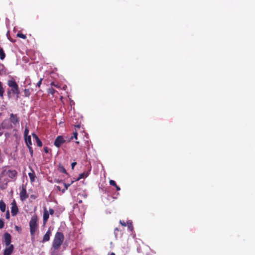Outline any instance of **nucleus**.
<instances>
[{
    "label": "nucleus",
    "instance_id": "1",
    "mask_svg": "<svg viewBox=\"0 0 255 255\" xmlns=\"http://www.w3.org/2000/svg\"><path fill=\"white\" fill-rule=\"evenodd\" d=\"M64 239L63 234L60 232H57L55 235L51 250H59L62 245Z\"/></svg>",
    "mask_w": 255,
    "mask_h": 255
},
{
    "label": "nucleus",
    "instance_id": "2",
    "mask_svg": "<svg viewBox=\"0 0 255 255\" xmlns=\"http://www.w3.org/2000/svg\"><path fill=\"white\" fill-rule=\"evenodd\" d=\"M37 217L36 216H32L29 222L30 232L31 236H34L38 228Z\"/></svg>",
    "mask_w": 255,
    "mask_h": 255
},
{
    "label": "nucleus",
    "instance_id": "3",
    "mask_svg": "<svg viewBox=\"0 0 255 255\" xmlns=\"http://www.w3.org/2000/svg\"><path fill=\"white\" fill-rule=\"evenodd\" d=\"M8 86L11 88L10 91H7L8 95L11 92L13 94L18 95L19 93V88L17 84L14 80H10L7 81Z\"/></svg>",
    "mask_w": 255,
    "mask_h": 255
},
{
    "label": "nucleus",
    "instance_id": "4",
    "mask_svg": "<svg viewBox=\"0 0 255 255\" xmlns=\"http://www.w3.org/2000/svg\"><path fill=\"white\" fill-rule=\"evenodd\" d=\"M3 176H7L11 179L15 178L17 176V172L14 169H5L2 172Z\"/></svg>",
    "mask_w": 255,
    "mask_h": 255
},
{
    "label": "nucleus",
    "instance_id": "5",
    "mask_svg": "<svg viewBox=\"0 0 255 255\" xmlns=\"http://www.w3.org/2000/svg\"><path fill=\"white\" fill-rule=\"evenodd\" d=\"M13 128L12 125L10 123L9 120H4L0 125V130L1 129H10Z\"/></svg>",
    "mask_w": 255,
    "mask_h": 255
},
{
    "label": "nucleus",
    "instance_id": "6",
    "mask_svg": "<svg viewBox=\"0 0 255 255\" xmlns=\"http://www.w3.org/2000/svg\"><path fill=\"white\" fill-rule=\"evenodd\" d=\"M9 121L11 124H12L14 126L19 124V119L17 116V115L12 113L10 114Z\"/></svg>",
    "mask_w": 255,
    "mask_h": 255
},
{
    "label": "nucleus",
    "instance_id": "7",
    "mask_svg": "<svg viewBox=\"0 0 255 255\" xmlns=\"http://www.w3.org/2000/svg\"><path fill=\"white\" fill-rule=\"evenodd\" d=\"M66 142V140L64 139L62 136L59 135L56 138L54 144L57 147H59L62 144L65 143Z\"/></svg>",
    "mask_w": 255,
    "mask_h": 255
},
{
    "label": "nucleus",
    "instance_id": "8",
    "mask_svg": "<svg viewBox=\"0 0 255 255\" xmlns=\"http://www.w3.org/2000/svg\"><path fill=\"white\" fill-rule=\"evenodd\" d=\"M11 241V237L10 234L5 233L4 234V242L6 246H10Z\"/></svg>",
    "mask_w": 255,
    "mask_h": 255
},
{
    "label": "nucleus",
    "instance_id": "9",
    "mask_svg": "<svg viewBox=\"0 0 255 255\" xmlns=\"http://www.w3.org/2000/svg\"><path fill=\"white\" fill-rule=\"evenodd\" d=\"M6 247H7L4 250L3 255H11L14 249L13 246L11 245Z\"/></svg>",
    "mask_w": 255,
    "mask_h": 255
},
{
    "label": "nucleus",
    "instance_id": "10",
    "mask_svg": "<svg viewBox=\"0 0 255 255\" xmlns=\"http://www.w3.org/2000/svg\"><path fill=\"white\" fill-rule=\"evenodd\" d=\"M18 212V208L16 205L15 202L14 201L12 203V207L11 210V215L12 216H15Z\"/></svg>",
    "mask_w": 255,
    "mask_h": 255
},
{
    "label": "nucleus",
    "instance_id": "11",
    "mask_svg": "<svg viewBox=\"0 0 255 255\" xmlns=\"http://www.w3.org/2000/svg\"><path fill=\"white\" fill-rule=\"evenodd\" d=\"M51 235V231L49 229L43 237L42 243H45L47 241H49L50 240V237Z\"/></svg>",
    "mask_w": 255,
    "mask_h": 255
},
{
    "label": "nucleus",
    "instance_id": "12",
    "mask_svg": "<svg viewBox=\"0 0 255 255\" xmlns=\"http://www.w3.org/2000/svg\"><path fill=\"white\" fill-rule=\"evenodd\" d=\"M49 214L46 208L44 210V213H43V224H45L46 222H47V220L49 218Z\"/></svg>",
    "mask_w": 255,
    "mask_h": 255
},
{
    "label": "nucleus",
    "instance_id": "13",
    "mask_svg": "<svg viewBox=\"0 0 255 255\" xmlns=\"http://www.w3.org/2000/svg\"><path fill=\"white\" fill-rule=\"evenodd\" d=\"M32 135L34 138H35L37 145L39 147H41L42 145V143L41 141L40 140L38 136L35 133H32Z\"/></svg>",
    "mask_w": 255,
    "mask_h": 255
},
{
    "label": "nucleus",
    "instance_id": "14",
    "mask_svg": "<svg viewBox=\"0 0 255 255\" xmlns=\"http://www.w3.org/2000/svg\"><path fill=\"white\" fill-rule=\"evenodd\" d=\"M24 140L27 146L32 145L31 136L30 135L24 137Z\"/></svg>",
    "mask_w": 255,
    "mask_h": 255
},
{
    "label": "nucleus",
    "instance_id": "15",
    "mask_svg": "<svg viewBox=\"0 0 255 255\" xmlns=\"http://www.w3.org/2000/svg\"><path fill=\"white\" fill-rule=\"evenodd\" d=\"M20 199L22 201H24L28 197V195L27 194V192H20Z\"/></svg>",
    "mask_w": 255,
    "mask_h": 255
},
{
    "label": "nucleus",
    "instance_id": "16",
    "mask_svg": "<svg viewBox=\"0 0 255 255\" xmlns=\"http://www.w3.org/2000/svg\"><path fill=\"white\" fill-rule=\"evenodd\" d=\"M89 175V172H83L80 173L79 175V177L77 178V180H79L81 179L86 178Z\"/></svg>",
    "mask_w": 255,
    "mask_h": 255
},
{
    "label": "nucleus",
    "instance_id": "17",
    "mask_svg": "<svg viewBox=\"0 0 255 255\" xmlns=\"http://www.w3.org/2000/svg\"><path fill=\"white\" fill-rule=\"evenodd\" d=\"M109 183L111 185L115 186L118 191L121 190L120 187L117 185L116 182L114 180H110Z\"/></svg>",
    "mask_w": 255,
    "mask_h": 255
},
{
    "label": "nucleus",
    "instance_id": "18",
    "mask_svg": "<svg viewBox=\"0 0 255 255\" xmlns=\"http://www.w3.org/2000/svg\"><path fill=\"white\" fill-rule=\"evenodd\" d=\"M58 169L60 172L67 174V171H66L65 168L62 165L59 164L58 166Z\"/></svg>",
    "mask_w": 255,
    "mask_h": 255
},
{
    "label": "nucleus",
    "instance_id": "19",
    "mask_svg": "<svg viewBox=\"0 0 255 255\" xmlns=\"http://www.w3.org/2000/svg\"><path fill=\"white\" fill-rule=\"evenodd\" d=\"M0 210L2 212L5 210V204L2 200L0 201Z\"/></svg>",
    "mask_w": 255,
    "mask_h": 255
},
{
    "label": "nucleus",
    "instance_id": "20",
    "mask_svg": "<svg viewBox=\"0 0 255 255\" xmlns=\"http://www.w3.org/2000/svg\"><path fill=\"white\" fill-rule=\"evenodd\" d=\"M28 176L29 177V178L30 179V181L31 182H33L35 180V173L34 172H33V171H32V172H30L28 173Z\"/></svg>",
    "mask_w": 255,
    "mask_h": 255
},
{
    "label": "nucleus",
    "instance_id": "21",
    "mask_svg": "<svg viewBox=\"0 0 255 255\" xmlns=\"http://www.w3.org/2000/svg\"><path fill=\"white\" fill-rule=\"evenodd\" d=\"M5 57V54L4 52L3 49L0 47V59L3 60Z\"/></svg>",
    "mask_w": 255,
    "mask_h": 255
},
{
    "label": "nucleus",
    "instance_id": "22",
    "mask_svg": "<svg viewBox=\"0 0 255 255\" xmlns=\"http://www.w3.org/2000/svg\"><path fill=\"white\" fill-rule=\"evenodd\" d=\"M30 91L29 89H25L24 90V96L26 97H29L30 95Z\"/></svg>",
    "mask_w": 255,
    "mask_h": 255
},
{
    "label": "nucleus",
    "instance_id": "23",
    "mask_svg": "<svg viewBox=\"0 0 255 255\" xmlns=\"http://www.w3.org/2000/svg\"><path fill=\"white\" fill-rule=\"evenodd\" d=\"M4 89L2 86V83L0 82V97L2 98L3 96Z\"/></svg>",
    "mask_w": 255,
    "mask_h": 255
},
{
    "label": "nucleus",
    "instance_id": "24",
    "mask_svg": "<svg viewBox=\"0 0 255 255\" xmlns=\"http://www.w3.org/2000/svg\"><path fill=\"white\" fill-rule=\"evenodd\" d=\"M79 196L84 197V198H86L87 196V194L85 192H80L77 195V197L79 199Z\"/></svg>",
    "mask_w": 255,
    "mask_h": 255
},
{
    "label": "nucleus",
    "instance_id": "25",
    "mask_svg": "<svg viewBox=\"0 0 255 255\" xmlns=\"http://www.w3.org/2000/svg\"><path fill=\"white\" fill-rule=\"evenodd\" d=\"M17 36L18 37L22 38L23 39H25L26 38V35L25 34H24L21 33H18L17 34Z\"/></svg>",
    "mask_w": 255,
    "mask_h": 255
},
{
    "label": "nucleus",
    "instance_id": "26",
    "mask_svg": "<svg viewBox=\"0 0 255 255\" xmlns=\"http://www.w3.org/2000/svg\"><path fill=\"white\" fill-rule=\"evenodd\" d=\"M77 136H78V133H77V131L76 130L75 132H73V136H72L70 137V140H72L73 138H74L75 139H77Z\"/></svg>",
    "mask_w": 255,
    "mask_h": 255
},
{
    "label": "nucleus",
    "instance_id": "27",
    "mask_svg": "<svg viewBox=\"0 0 255 255\" xmlns=\"http://www.w3.org/2000/svg\"><path fill=\"white\" fill-rule=\"evenodd\" d=\"M127 226L128 228L130 230V231H132L133 230V226L131 222H127Z\"/></svg>",
    "mask_w": 255,
    "mask_h": 255
},
{
    "label": "nucleus",
    "instance_id": "28",
    "mask_svg": "<svg viewBox=\"0 0 255 255\" xmlns=\"http://www.w3.org/2000/svg\"><path fill=\"white\" fill-rule=\"evenodd\" d=\"M55 92L56 90L53 88H51L48 89V93L52 95H53L55 93Z\"/></svg>",
    "mask_w": 255,
    "mask_h": 255
},
{
    "label": "nucleus",
    "instance_id": "29",
    "mask_svg": "<svg viewBox=\"0 0 255 255\" xmlns=\"http://www.w3.org/2000/svg\"><path fill=\"white\" fill-rule=\"evenodd\" d=\"M27 147H28V148L29 149V152L30 153L31 156H32L33 154V150L32 149L31 145L27 146Z\"/></svg>",
    "mask_w": 255,
    "mask_h": 255
},
{
    "label": "nucleus",
    "instance_id": "30",
    "mask_svg": "<svg viewBox=\"0 0 255 255\" xmlns=\"http://www.w3.org/2000/svg\"><path fill=\"white\" fill-rule=\"evenodd\" d=\"M28 133H29V130H28V128H25V130H24V137L28 136Z\"/></svg>",
    "mask_w": 255,
    "mask_h": 255
},
{
    "label": "nucleus",
    "instance_id": "31",
    "mask_svg": "<svg viewBox=\"0 0 255 255\" xmlns=\"http://www.w3.org/2000/svg\"><path fill=\"white\" fill-rule=\"evenodd\" d=\"M51 85L57 88H60V86L58 84H55V83L53 82L51 83Z\"/></svg>",
    "mask_w": 255,
    "mask_h": 255
},
{
    "label": "nucleus",
    "instance_id": "32",
    "mask_svg": "<svg viewBox=\"0 0 255 255\" xmlns=\"http://www.w3.org/2000/svg\"><path fill=\"white\" fill-rule=\"evenodd\" d=\"M4 227V222L2 219H0V229L3 228Z\"/></svg>",
    "mask_w": 255,
    "mask_h": 255
},
{
    "label": "nucleus",
    "instance_id": "33",
    "mask_svg": "<svg viewBox=\"0 0 255 255\" xmlns=\"http://www.w3.org/2000/svg\"><path fill=\"white\" fill-rule=\"evenodd\" d=\"M52 250V251L51 252V255H58V254L57 252L58 250Z\"/></svg>",
    "mask_w": 255,
    "mask_h": 255
},
{
    "label": "nucleus",
    "instance_id": "34",
    "mask_svg": "<svg viewBox=\"0 0 255 255\" xmlns=\"http://www.w3.org/2000/svg\"><path fill=\"white\" fill-rule=\"evenodd\" d=\"M43 80V78H41L39 80V81L38 82V83H37V85L36 86H38V87H40V86H41V83H42V81Z\"/></svg>",
    "mask_w": 255,
    "mask_h": 255
},
{
    "label": "nucleus",
    "instance_id": "35",
    "mask_svg": "<svg viewBox=\"0 0 255 255\" xmlns=\"http://www.w3.org/2000/svg\"><path fill=\"white\" fill-rule=\"evenodd\" d=\"M50 150V149L48 147H44V151L45 153H47L49 152V151Z\"/></svg>",
    "mask_w": 255,
    "mask_h": 255
},
{
    "label": "nucleus",
    "instance_id": "36",
    "mask_svg": "<svg viewBox=\"0 0 255 255\" xmlns=\"http://www.w3.org/2000/svg\"><path fill=\"white\" fill-rule=\"evenodd\" d=\"M49 212V214H50L51 215H53L54 213V210L53 209L50 208Z\"/></svg>",
    "mask_w": 255,
    "mask_h": 255
},
{
    "label": "nucleus",
    "instance_id": "37",
    "mask_svg": "<svg viewBox=\"0 0 255 255\" xmlns=\"http://www.w3.org/2000/svg\"><path fill=\"white\" fill-rule=\"evenodd\" d=\"M120 223L124 227H126L127 226V224L124 221L120 220Z\"/></svg>",
    "mask_w": 255,
    "mask_h": 255
},
{
    "label": "nucleus",
    "instance_id": "38",
    "mask_svg": "<svg viewBox=\"0 0 255 255\" xmlns=\"http://www.w3.org/2000/svg\"><path fill=\"white\" fill-rule=\"evenodd\" d=\"M79 203L81 204L82 203V197L79 196V198H77V201Z\"/></svg>",
    "mask_w": 255,
    "mask_h": 255
},
{
    "label": "nucleus",
    "instance_id": "39",
    "mask_svg": "<svg viewBox=\"0 0 255 255\" xmlns=\"http://www.w3.org/2000/svg\"><path fill=\"white\" fill-rule=\"evenodd\" d=\"M76 164H77V163L76 162H74L71 163V167H72V169H73L74 168V167L75 166V165Z\"/></svg>",
    "mask_w": 255,
    "mask_h": 255
},
{
    "label": "nucleus",
    "instance_id": "40",
    "mask_svg": "<svg viewBox=\"0 0 255 255\" xmlns=\"http://www.w3.org/2000/svg\"><path fill=\"white\" fill-rule=\"evenodd\" d=\"M6 219H9V211H7V213L6 214Z\"/></svg>",
    "mask_w": 255,
    "mask_h": 255
},
{
    "label": "nucleus",
    "instance_id": "41",
    "mask_svg": "<svg viewBox=\"0 0 255 255\" xmlns=\"http://www.w3.org/2000/svg\"><path fill=\"white\" fill-rule=\"evenodd\" d=\"M15 229H16V230L17 231H18V232H19V231H21V228H20V227H18V226H15Z\"/></svg>",
    "mask_w": 255,
    "mask_h": 255
},
{
    "label": "nucleus",
    "instance_id": "42",
    "mask_svg": "<svg viewBox=\"0 0 255 255\" xmlns=\"http://www.w3.org/2000/svg\"><path fill=\"white\" fill-rule=\"evenodd\" d=\"M76 127L79 128H80V125H78L76 126Z\"/></svg>",
    "mask_w": 255,
    "mask_h": 255
},
{
    "label": "nucleus",
    "instance_id": "43",
    "mask_svg": "<svg viewBox=\"0 0 255 255\" xmlns=\"http://www.w3.org/2000/svg\"><path fill=\"white\" fill-rule=\"evenodd\" d=\"M115 255V254L114 253H111V254H110V255Z\"/></svg>",
    "mask_w": 255,
    "mask_h": 255
},
{
    "label": "nucleus",
    "instance_id": "44",
    "mask_svg": "<svg viewBox=\"0 0 255 255\" xmlns=\"http://www.w3.org/2000/svg\"><path fill=\"white\" fill-rule=\"evenodd\" d=\"M119 231L118 229V228H116L115 230V231Z\"/></svg>",
    "mask_w": 255,
    "mask_h": 255
},
{
    "label": "nucleus",
    "instance_id": "45",
    "mask_svg": "<svg viewBox=\"0 0 255 255\" xmlns=\"http://www.w3.org/2000/svg\"><path fill=\"white\" fill-rule=\"evenodd\" d=\"M76 143L77 144H79V142L78 141H77L76 142Z\"/></svg>",
    "mask_w": 255,
    "mask_h": 255
},
{
    "label": "nucleus",
    "instance_id": "46",
    "mask_svg": "<svg viewBox=\"0 0 255 255\" xmlns=\"http://www.w3.org/2000/svg\"><path fill=\"white\" fill-rule=\"evenodd\" d=\"M2 115V114L1 113H0V117Z\"/></svg>",
    "mask_w": 255,
    "mask_h": 255
},
{
    "label": "nucleus",
    "instance_id": "47",
    "mask_svg": "<svg viewBox=\"0 0 255 255\" xmlns=\"http://www.w3.org/2000/svg\"><path fill=\"white\" fill-rule=\"evenodd\" d=\"M22 191H25V190L23 189Z\"/></svg>",
    "mask_w": 255,
    "mask_h": 255
}]
</instances>
